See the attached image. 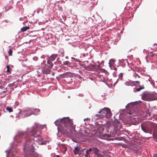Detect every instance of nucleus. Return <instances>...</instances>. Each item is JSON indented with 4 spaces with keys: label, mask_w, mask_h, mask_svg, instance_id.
I'll return each instance as SVG.
<instances>
[{
    "label": "nucleus",
    "mask_w": 157,
    "mask_h": 157,
    "mask_svg": "<svg viewBox=\"0 0 157 157\" xmlns=\"http://www.w3.org/2000/svg\"><path fill=\"white\" fill-rule=\"evenodd\" d=\"M60 121V124H62L63 129L65 131V133L68 132V130L70 132L72 130H73L75 129L74 127L73 126V122L68 117H65L59 120L56 121L58 122Z\"/></svg>",
    "instance_id": "f257e3e1"
},
{
    "label": "nucleus",
    "mask_w": 157,
    "mask_h": 157,
    "mask_svg": "<svg viewBox=\"0 0 157 157\" xmlns=\"http://www.w3.org/2000/svg\"><path fill=\"white\" fill-rule=\"evenodd\" d=\"M25 140V141L24 144V149L26 150L28 148L34 149L36 144L34 139L31 138L28 136Z\"/></svg>",
    "instance_id": "f03ea898"
},
{
    "label": "nucleus",
    "mask_w": 157,
    "mask_h": 157,
    "mask_svg": "<svg viewBox=\"0 0 157 157\" xmlns=\"http://www.w3.org/2000/svg\"><path fill=\"white\" fill-rule=\"evenodd\" d=\"M98 113L101 114L103 118L108 117L112 116L110 109L107 108H104L101 110L99 111Z\"/></svg>",
    "instance_id": "7ed1b4c3"
},
{
    "label": "nucleus",
    "mask_w": 157,
    "mask_h": 157,
    "mask_svg": "<svg viewBox=\"0 0 157 157\" xmlns=\"http://www.w3.org/2000/svg\"><path fill=\"white\" fill-rule=\"evenodd\" d=\"M37 126L32 128L31 133L33 134H32V136H34L33 139L34 140V141H40L43 140V138L40 136V135L38 134L36 136L37 132Z\"/></svg>",
    "instance_id": "20e7f679"
},
{
    "label": "nucleus",
    "mask_w": 157,
    "mask_h": 157,
    "mask_svg": "<svg viewBox=\"0 0 157 157\" xmlns=\"http://www.w3.org/2000/svg\"><path fill=\"white\" fill-rule=\"evenodd\" d=\"M35 150L31 148H28L27 149H24V152L25 154L26 157H36L37 155L35 152L34 150Z\"/></svg>",
    "instance_id": "39448f33"
},
{
    "label": "nucleus",
    "mask_w": 157,
    "mask_h": 157,
    "mask_svg": "<svg viewBox=\"0 0 157 157\" xmlns=\"http://www.w3.org/2000/svg\"><path fill=\"white\" fill-rule=\"evenodd\" d=\"M151 122H146L141 125L142 129L145 133H149L150 131V125Z\"/></svg>",
    "instance_id": "423d86ee"
},
{
    "label": "nucleus",
    "mask_w": 157,
    "mask_h": 157,
    "mask_svg": "<svg viewBox=\"0 0 157 157\" xmlns=\"http://www.w3.org/2000/svg\"><path fill=\"white\" fill-rule=\"evenodd\" d=\"M16 136L18 138H22L25 140L28 136H27V134L26 132L22 131H19L18 132Z\"/></svg>",
    "instance_id": "0eeeda50"
},
{
    "label": "nucleus",
    "mask_w": 157,
    "mask_h": 157,
    "mask_svg": "<svg viewBox=\"0 0 157 157\" xmlns=\"http://www.w3.org/2000/svg\"><path fill=\"white\" fill-rule=\"evenodd\" d=\"M150 101H151L157 99V94L154 92L149 93Z\"/></svg>",
    "instance_id": "6e6552de"
},
{
    "label": "nucleus",
    "mask_w": 157,
    "mask_h": 157,
    "mask_svg": "<svg viewBox=\"0 0 157 157\" xmlns=\"http://www.w3.org/2000/svg\"><path fill=\"white\" fill-rule=\"evenodd\" d=\"M150 98L149 93H144L142 96V99L145 101H150Z\"/></svg>",
    "instance_id": "1a4fd4ad"
},
{
    "label": "nucleus",
    "mask_w": 157,
    "mask_h": 157,
    "mask_svg": "<svg viewBox=\"0 0 157 157\" xmlns=\"http://www.w3.org/2000/svg\"><path fill=\"white\" fill-rule=\"evenodd\" d=\"M51 68L49 67L48 66H46L42 69V72L44 74H49L51 71Z\"/></svg>",
    "instance_id": "9d476101"
},
{
    "label": "nucleus",
    "mask_w": 157,
    "mask_h": 157,
    "mask_svg": "<svg viewBox=\"0 0 157 157\" xmlns=\"http://www.w3.org/2000/svg\"><path fill=\"white\" fill-rule=\"evenodd\" d=\"M24 114H25L26 116H29L32 114H33V110L28 109L24 111Z\"/></svg>",
    "instance_id": "9b49d317"
},
{
    "label": "nucleus",
    "mask_w": 157,
    "mask_h": 157,
    "mask_svg": "<svg viewBox=\"0 0 157 157\" xmlns=\"http://www.w3.org/2000/svg\"><path fill=\"white\" fill-rule=\"evenodd\" d=\"M153 136L155 139V140L157 142V125H155L154 129V132L153 134Z\"/></svg>",
    "instance_id": "f8f14e48"
},
{
    "label": "nucleus",
    "mask_w": 157,
    "mask_h": 157,
    "mask_svg": "<svg viewBox=\"0 0 157 157\" xmlns=\"http://www.w3.org/2000/svg\"><path fill=\"white\" fill-rule=\"evenodd\" d=\"M5 86L4 85L0 86V91H1L2 93H6L7 91V89Z\"/></svg>",
    "instance_id": "ddd939ff"
},
{
    "label": "nucleus",
    "mask_w": 157,
    "mask_h": 157,
    "mask_svg": "<svg viewBox=\"0 0 157 157\" xmlns=\"http://www.w3.org/2000/svg\"><path fill=\"white\" fill-rule=\"evenodd\" d=\"M80 150V148L78 147H75L73 150L75 155H76L78 154V152H79Z\"/></svg>",
    "instance_id": "4468645a"
},
{
    "label": "nucleus",
    "mask_w": 157,
    "mask_h": 157,
    "mask_svg": "<svg viewBox=\"0 0 157 157\" xmlns=\"http://www.w3.org/2000/svg\"><path fill=\"white\" fill-rule=\"evenodd\" d=\"M54 59H48L47 60V63L49 64L48 66L49 67L52 68L53 66V64L52 62V60H54Z\"/></svg>",
    "instance_id": "2eb2a0df"
},
{
    "label": "nucleus",
    "mask_w": 157,
    "mask_h": 157,
    "mask_svg": "<svg viewBox=\"0 0 157 157\" xmlns=\"http://www.w3.org/2000/svg\"><path fill=\"white\" fill-rule=\"evenodd\" d=\"M96 62L98 63V64L97 63H95V65L97 66L98 68L100 67V65L102 64V63H104L103 60H101V62L99 61H97Z\"/></svg>",
    "instance_id": "dca6fc26"
},
{
    "label": "nucleus",
    "mask_w": 157,
    "mask_h": 157,
    "mask_svg": "<svg viewBox=\"0 0 157 157\" xmlns=\"http://www.w3.org/2000/svg\"><path fill=\"white\" fill-rule=\"evenodd\" d=\"M115 59H110L109 62V64L110 67L113 66L115 65Z\"/></svg>",
    "instance_id": "f3484780"
},
{
    "label": "nucleus",
    "mask_w": 157,
    "mask_h": 157,
    "mask_svg": "<svg viewBox=\"0 0 157 157\" xmlns=\"http://www.w3.org/2000/svg\"><path fill=\"white\" fill-rule=\"evenodd\" d=\"M33 114L37 115L38 113L40 112V110L38 109H35L33 110Z\"/></svg>",
    "instance_id": "a211bd4d"
},
{
    "label": "nucleus",
    "mask_w": 157,
    "mask_h": 157,
    "mask_svg": "<svg viewBox=\"0 0 157 157\" xmlns=\"http://www.w3.org/2000/svg\"><path fill=\"white\" fill-rule=\"evenodd\" d=\"M92 148L94 151V153L95 155L99 153V150L97 147H93Z\"/></svg>",
    "instance_id": "6ab92c4d"
},
{
    "label": "nucleus",
    "mask_w": 157,
    "mask_h": 157,
    "mask_svg": "<svg viewBox=\"0 0 157 157\" xmlns=\"http://www.w3.org/2000/svg\"><path fill=\"white\" fill-rule=\"evenodd\" d=\"M94 117L96 120H98L99 119L103 118L101 114H96Z\"/></svg>",
    "instance_id": "aec40b11"
},
{
    "label": "nucleus",
    "mask_w": 157,
    "mask_h": 157,
    "mask_svg": "<svg viewBox=\"0 0 157 157\" xmlns=\"http://www.w3.org/2000/svg\"><path fill=\"white\" fill-rule=\"evenodd\" d=\"M29 29V26H26L25 27H23L22 28H21V31L22 32H24L26 31L28 29Z\"/></svg>",
    "instance_id": "412c9836"
},
{
    "label": "nucleus",
    "mask_w": 157,
    "mask_h": 157,
    "mask_svg": "<svg viewBox=\"0 0 157 157\" xmlns=\"http://www.w3.org/2000/svg\"><path fill=\"white\" fill-rule=\"evenodd\" d=\"M149 56L150 58H154V56H156L155 53H153L152 52H151L149 54Z\"/></svg>",
    "instance_id": "4be33fe9"
},
{
    "label": "nucleus",
    "mask_w": 157,
    "mask_h": 157,
    "mask_svg": "<svg viewBox=\"0 0 157 157\" xmlns=\"http://www.w3.org/2000/svg\"><path fill=\"white\" fill-rule=\"evenodd\" d=\"M6 110H8L10 113H11L13 111V109L9 107H7L6 108Z\"/></svg>",
    "instance_id": "5701e85b"
},
{
    "label": "nucleus",
    "mask_w": 157,
    "mask_h": 157,
    "mask_svg": "<svg viewBox=\"0 0 157 157\" xmlns=\"http://www.w3.org/2000/svg\"><path fill=\"white\" fill-rule=\"evenodd\" d=\"M57 54H52L51 56L50 57L51 59H55L57 57Z\"/></svg>",
    "instance_id": "b1692460"
},
{
    "label": "nucleus",
    "mask_w": 157,
    "mask_h": 157,
    "mask_svg": "<svg viewBox=\"0 0 157 157\" xmlns=\"http://www.w3.org/2000/svg\"><path fill=\"white\" fill-rule=\"evenodd\" d=\"M140 88H139L136 89V91H139L141 90L144 89V86L142 87L140 85H139Z\"/></svg>",
    "instance_id": "393cba45"
},
{
    "label": "nucleus",
    "mask_w": 157,
    "mask_h": 157,
    "mask_svg": "<svg viewBox=\"0 0 157 157\" xmlns=\"http://www.w3.org/2000/svg\"><path fill=\"white\" fill-rule=\"evenodd\" d=\"M8 53L9 55V56H12L13 51H12V50L11 49H10L9 50Z\"/></svg>",
    "instance_id": "a878e982"
},
{
    "label": "nucleus",
    "mask_w": 157,
    "mask_h": 157,
    "mask_svg": "<svg viewBox=\"0 0 157 157\" xmlns=\"http://www.w3.org/2000/svg\"><path fill=\"white\" fill-rule=\"evenodd\" d=\"M125 84L126 86H131V82H126L125 83Z\"/></svg>",
    "instance_id": "bb28decb"
},
{
    "label": "nucleus",
    "mask_w": 157,
    "mask_h": 157,
    "mask_svg": "<svg viewBox=\"0 0 157 157\" xmlns=\"http://www.w3.org/2000/svg\"><path fill=\"white\" fill-rule=\"evenodd\" d=\"M6 67H7V72H10V67L9 66V65H7V66H6Z\"/></svg>",
    "instance_id": "cd10ccee"
},
{
    "label": "nucleus",
    "mask_w": 157,
    "mask_h": 157,
    "mask_svg": "<svg viewBox=\"0 0 157 157\" xmlns=\"http://www.w3.org/2000/svg\"><path fill=\"white\" fill-rule=\"evenodd\" d=\"M98 157H102V155L99 153L95 155Z\"/></svg>",
    "instance_id": "c85d7f7f"
},
{
    "label": "nucleus",
    "mask_w": 157,
    "mask_h": 157,
    "mask_svg": "<svg viewBox=\"0 0 157 157\" xmlns=\"http://www.w3.org/2000/svg\"><path fill=\"white\" fill-rule=\"evenodd\" d=\"M69 64V62L68 61H66L65 62H63V64L67 65H68Z\"/></svg>",
    "instance_id": "c756f323"
},
{
    "label": "nucleus",
    "mask_w": 157,
    "mask_h": 157,
    "mask_svg": "<svg viewBox=\"0 0 157 157\" xmlns=\"http://www.w3.org/2000/svg\"><path fill=\"white\" fill-rule=\"evenodd\" d=\"M88 63V61H86L84 62V63L81 64V65L82 66H84V65H85L86 64V63Z\"/></svg>",
    "instance_id": "7c9ffc66"
},
{
    "label": "nucleus",
    "mask_w": 157,
    "mask_h": 157,
    "mask_svg": "<svg viewBox=\"0 0 157 157\" xmlns=\"http://www.w3.org/2000/svg\"><path fill=\"white\" fill-rule=\"evenodd\" d=\"M86 149V148H85L84 149H81L80 148V151H79V152L80 153H81L82 152H83V151H84Z\"/></svg>",
    "instance_id": "2f4dec72"
},
{
    "label": "nucleus",
    "mask_w": 157,
    "mask_h": 157,
    "mask_svg": "<svg viewBox=\"0 0 157 157\" xmlns=\"http://www.w3.org/2000/svg\"><path fill=\"white\" fill-rule=\"evenodd\" d=\"M86 155H87L89 154V153H88V150H87L86 151Z\"/></svg>",
    "instance_id": "473e14b6"
},
{
    "label": "nucleus",
    "mask_w": 157,
    "mask_h": 157,
    "mask_svg": "<svg viewBox=\"0 0 157 157\" xmlns=\"http://www.w3.org/2000/svg\"><path fill=\"white\" fill-rule=\"evenodd\" d=\"M88 151L91 152L92 151V149L90 148L88 150Z\"/></svg>",
    "instance_id": "72a5a7b5"
},
{
    "label": "nucleus",
    "mask_w": 157,
    "mask_h": 157,
    "mask_svg": "<svg viewBox=\"0 0 157 157\" xmlns=\"http://www.w3.org/2000/svg\"><path fill=\"white\" fill-rule=\"evenodd\" d=\"M136 83L140 84V82L139 81H136L135 82Z\"/></svg>",
    "instance_id": "f704fd0d"
},
{
    "label": "nucleus",
    "mask_w": 157,
    "mask_h": 157,
    "mask_svg": "<svg viewBox=\"0 0 157 157\" xmlns=\"http://www.w3.org/2000/svg\"><path fill=\"white\" fill-rule=\"evenodd\" d=\"M147 116H151V114H150V113H148V114H147Z\"/></svg>",
    "instance_id": "c9c22d12"
},
{
    "label": "nucleus",
    "mask_w": 157,
    "mask_h": 157,
    "mask_svg": "<svg viewBox=\"0 0 157 157\" xmlns=\"http://www.w3.org/2000/svg\"><path fill=\"white\" fill-rule=\"evenodd\" d=\"M75 61H76L79 62H80V61H79V60H78V59H75Z\"/></svg>",
    "instance_id": "e433bc0d"
},
{
    "label": "nucleus",
    "mask_w": 157,
    "mask_h": 157,
    "mask_svg": "<svg viewBox=\"0 0 157 157\" xmlns=\"http://www.w3.org/2000/svg\"><path fill=\"white\" fill-rule=\"evenodd\" d=\"M120 75L121 76H122V75H123V74L122 73H121L120 74Z\"/></svg>",
    "instance_id": "4c0bfd02"
},
{
    "label": "nucleus",
    "mask_w": 157,
    "mask_h": 157,
    "mask_svg": "<svg viewBox=\"0 0 157 157\" xmlns=\"http://www.w3.org/2000/svg\"><path fill=\"white\" fill-rule=\"evenodd\" d=\"M44 144H45V143H43V142H42L41 143V144H42V145Z\"/></svg>",
    "instance_id": "58836bf2"
},
{
    "label": "nucleus",
    "mask_w": 157,
    "mask_h": 157,
    "mask_svg": "<svg viewBox=\"0 0 157 157\" xmlns=\"http://www.w3.org/2000/svg\"><path fill=\"white\" fill-rule=\"evenodd\" d=\"M114 69L115 70H117V68H116V67H115L114 68Z\"/></svg>",
    "instance_id": "ea45409f"
},
{
    "label": "nucleus",
    "mask_w": 157,
    "mask_h": 157,
    "mask_svg": "<svg viewBox=\"0 0 157 157\" xmlns=\"http://www.w3.org/2000/svg\"><path fill=\"white\" fill-rule=\"evenodd\" d=\"M54 74H55V73L54 72H53L52 73V75H53V76L54 75Z\"/></svg>",
    "instance_id": "a19ab883"
},
{
    "label": "nucleus",
    "mask_w": 157,
    "mask_h": 157,
    "mask_svg": "<svg viewBox=\"0 0 157 157\" xmlns=\"http://www.w3.org/2000/svg\"><path fill=\"white\" fill-rule=\"evenodd\" d=\"M154 45H157V44H154Z\"/></svg>",
    "instance_id": "79ce46f5"
},
{
    "label": "nucleus",
    "mask_w": 157,
    "mask_h": 157,
    "mask_svg": "<svg viewBox=\"0 0 157 157\" xmlns=\"http://www.w3.org/2000/svg\"><path fill=\"white\" fill-rule=\"evenodd\" d=\"M71 59H75V58H74L73 57H71Z\"/></svg>",
    "instance_id": "37998d69"
},
{
    "label": "nucleus",
    "mask_w": 157,
    "mask_h": 157,
    "mask_svg": "<svg viewBox=\"0 0 157 157\" xmlns=\"http://www.w3.org/2000/svg\"><path fill=\"white\" fill-rule=\"evenodd\" d=\"M56 156L58 157H59V155H57Z\"/></svg>",
    "instance_id": "c03bdc74"
},
{
    "label": "nucleus",
    "mask_w": 157,
    "mask_h": 157,
    "mask_svg": "<svg viewBox=\"0 0 157 157\" xmlns=\"http://www.w3.org/2000/svg\"><path fill=\"white\" fill-rule=\"evenodd\" d=\"M107 136H108V137H109V135H108Z\"/></svg>",
    "instance_id": "a18cd8bd"
},
{
    "label": "nucleus",
    "mask_w": 157,
    "mask_h": 157,
    "mask_svg": "<svg viewBox=\"0 0 157 157\" xmlns=\"http://www.w3.org/2000/svg\"><path fill=\"white\" fill-rule=\"evenodd\" d=\"M57 59H59V58H57Z\"/></svg>",
    "instance_id": "49530a36"
},
{
    "label": "nucleus",
    "mask_w": 157,
    "mask_h": 157,
    "mask_svg": "<svg viewBox=\"0 0 157 157\" xmlns=\"http://www.w3.org/2000/svg\"><path fill=\"white\" fill-rule=\"evenodd\" d=\"M25 115H26L25 114ZM25 116L27 117L26 115H25Z\"/></svg>",
    "instance_id": "de8ad7c7"
},
{
    "label": "nucleus",
    "mask_w": 157,
    "mask_h": 157,
    "mask_svg": "<svg viewBox=\"0 0 157 157\" xmlns=\"http://www.w3.org/2000/svg\"><path fill=\"white\" fill-rule=\"evenodd\" d=\"M7 157H8V156H7Z\"/></svg>",
    "instance_id": "09e8293b"
}]
</instances>
